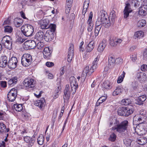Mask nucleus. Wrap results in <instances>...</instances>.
Masks as SVG:
<instances>
[{
	"instance_id": "1",
	"label": "nucleus",
	"mask_w": 147,
	"mask_h": 147,
	"mask_svg": "<svg viewBox=\"0 0 147 147\" xmlns=\"http://www.w3.org/2000/svg\"><path fill=\"white\" fill-rule=\"evenodd\" d=\"M103 11V10L100 11L96 22L95 30V36L98 35L102 26L106 28H108L111 24H113V22H111L108 15L104 13Z\"/></svg>"
},
{
	"instance_id": "2",
	"label": "nucleus",
	"mask_w": 147,
	"mask_h": 147,
	"mask_svg": "<svg viewBox=\"0 0 147 147\" xmlns=\"http://www.w3.org/2000/svg\"><path fill=\"white\" fill-rule=\"evenodd\" d=\"M128 123V122L127 120H125L120 123L115 119L111 118L109 121V126L110 127L114 125V126L111 128L112 130L113 131L116 130L117 131L121 133L127 130Z\"/></svg>"
},
{
	"instance_id": "3",
	"label": "nucleus",
	"mask_w": 147,
	"mask_h": 147,
	"mask_svg": "<svg viewBox=\"0 0 147 147\" xmlns=\"http://www.w3.org/2000/svg\"><path fill=\"white\" fill-rule=\"evenodd\" d=\"M21 30L23 34L27 37L32 36L34 31L33 27L30 24H26L22 26Z\"/></svg>"
},
{
	"instance_id": "4",
	"label": "nucleus",
	"mask_w": 147,
	"mask_h": 147,
	"mask_svg": "<svg viewBox=\"0 0 147 147\" xmlns=\"http://www.w3.org/2000/svg\"><path fill=\"white\" fill-rule=\"evenodd\" d=\"M36 84V81L33 78H28L24 81V84L26 89L28 90H31L34 88Z\"/></svg>"
},
{
	"instance_id": "5",
	"label": "nucleus",
	"mask_w": 147,
	"mask_h": 147,
	"mask_svg": "<svg viewBox=\"0 0 147 147\" xmlns=\"http://www.w3.org/2000/svg\"><path fill=\"white\" fill-rule=\"evenodd\" d=\"M133 111V109H130L128 107H123L118 109V113L120 116H128L132 113Z\"/></svg>"
},
{
	"instance_id": "6",
	"label": "nucleus",
	"mask_w": 147,
	"mask_h": 147,
	"mask_svg": "<svg viewBox=\"0 0 147 147\" xmlns=\"http://www.w3.org/2000/svg\"><path fill=\"white\" fill-rule=\"evenodd\" d=\"M32 61V56L29 54H24L21 58V63L22 65L25 67L30 65Z\"/></svg>"
},
{
	"instance_id": "7",
	"label": "nucleus",
	"mask_w": 147,
	"mask_h": 147,
	"mask_svg": "<svg viewBox=\"0 0 147 147\" xmlns=\"http://www.w3.org/2000/svg\"><path fill=\"white\" fill-rule=\"evenodd\" d=\"M17 95V91L15 88L11 89L7 94L8 100L13 102L16 99Z\"/></svg>"
},
{
	"instance_id": "8",
	"label": "nucleus",
	"mask_w": 147,
	"mask_h": 147,
	"mask_svg": "<svg viewBox=\"0 0 147 147\" xmlns=\"http://www.w3.org/2000/svg\"><path fill=\"white\" fill-rule=\"evenodd\" d=\"M135 130L138 135H144L147 132L146 129L142 123H140L136 126Z\"/></svg>"
},
{
	"instance_id": "9",
	"label": "nucleus",
	"mask_w": 147,
	"mask_h": 147,
	"mask_svg": "<svg viewBox=\"0 0 147 147\" xmlns=\"http://www.w3.org/2000/svg\"><path fill=\"white\" fill-rule=\"evenodd\" d=\"M70 81L71 92L72 94H74L76 92V89L78 87V85L76 81L75 78L74 77H71L70 78Z\"/></svg>"
},
{
	"instance_id": "10",
	"label": "nucleus",
	"mask_w": 147,
	"mask_h": 147,
	"mask_svg": "<svg viewBox=\"0 0 147 147\" xmlns=\"http://www.w3.org/2000/svg\"><path fill=\"white\" fill-rule=\"evenodd\" d=\"M71 93V91L69 85V84H67L64 91L63 95V98L65 102L67 101L69 99Z\"/></svg>"
},
{
	"instance_id": "11",
	"label": "nucleus",
	"mask_w": 147,
	"mask_h": 147,
	"mask_svg": "<svg viewBox=\"0 0 147 147\" xmlns=\"http://www.w3.org/2000/svg\"><path fill=\"white\" fill-rule=\"evenodd\" d=\"M18 60L15 57H12L9 61L8 63V67L11 69H15L17 66Z\"/></svg>"
},
{
	"instance_id": "12",
	"label": "nucleus",
	"mask_w": 147,
	"mask_h": 147,
	"mask_svg": "<svg viewBox=\"0 0 147 147\" xmlns=\"http://www.w3.org/2000/svg\"><path fill=\"white\" fill-rule=\"evenodd\" d=\"M49 21L47 19L43 18L38 21V23L40 25L41 28L42 29H47L49 27Z\"/></svg>"
},
{
	"instance_id": "13",
	"label": "nucleus",
	"mask_w": 147,
	"mask_h": 147,
	"mask_svg": "<svg viewBox=\"0 0 147 147\" xmlns=\"http://www.w3.org/2000/svg\"><path fill=\"white\" fill-rule=\"evenodd\" d=\"M122 41L121 39L117 38L114 36H112L110 38L109 43L111 46L115 47L117 45L120 44Z\"/></svg>"
},
{
	"instance_id": "14",
	"label": "nucleus",
	"mask_w": 147,
	"mask_h": 147,
	"mask_svg": "<svg viewBox=\"0 0 147 147\" xmlns=\"http://www.w3.org/2000/svg\"><path fill=\"white\" fill-rule=\"evenodd\" d=\"M95 69L92 68V66L90 67V69H89V66H86L83 71V76L86 77L87 75L90 76L94 71V70Z\"/></svg>"
},
{
	"instance_id": "15",
	"label": "nucleus",
	"mask_w": 147,
	"mask_h": 147,
	"mask_svg": "<svg viewBox=\"0 0 147 147\" xmlns=\"http://www.w3.org/2000/svg\"><path fill=\"white\" fill-rule=\"evenodd\" d=\"M52 51L49 48L46 47L44 49L43 52L44 57L45 59H49L51 56Z\"/></svg>"
},
{
	"instance_id": "16",
	"label": "nucleus",
	"mask_w": 147,
	"mask_h": 147,
	"mask_svg": "<svg viewBox=\"0 0 147 147\" xmlns=\"http://www.w3.org/2000/svg\"><path fill=\"white\" fill-rule=\"evenodd\" d=\"M132 10L130 7V4L129 3L126 4L124 11V18H126L129 16V13L131 12Z\"/></svg>"
},
{
	"instance_id": "17",
	"label": "nucleus",
	"mask_w": 147,
	"mask_h": 147,
	"mask_svg": "<svg viewBox=\"0 0 147 147\" xmlns=\"http://www.w3.org/2000/svg\"><path fill=\"white\" fill-rule=\"evenodd\" d=\"M54 37V34L50 31H47L44 35V39L46 41H51Z\"/></svg>"
},
{
	"instance_id": "18",
	"label": "nucleus",
	"mask_w": 147,
	"mask_h": 147,
	"mask_svg": "<svg viewBox=\"0 0 147 147\" xmlns=\"http://www.w3.org/2000/svg\"><path fill=\"white\" fill-rule=\"evenodd\" d=\"M136 78L137 79L141 82L146 80L147 77L145 73L141 72L137 73Z\"/></svg>"
},
{
	"instance_id": "19",
	"label": "nucleus",
	"mask_w": 147,
	"mask_h": 147,
	"mask_svg": "<svg viewBox=\"0 0 147 147\" xmlns=\"http://www.w3.org/2000/svg\"><path fill=\"white\" fill-rule=\"evenodd\" d=\"M74 46L71 45L69 48L68 55L67 56V61L69 62H71L74 56Z\"/></svg>"
},
{
	"instance_id": "20",
	"label": "nucleus",
	"mask_w": 147,
	"mask_h": 147,
	"mask_svg": "<svg viewBox=\"0 0 147 147\" xmlns=\"http://www.w3.org/2000/svg\"><path fill=\"white\" fill-rule=\"evenodd\" d=\"M108 66L109 68H113L116 63V61L115 58L112 56H110L108 58Z\"/></svg>"
},
{
	"instance_id": "21",
	"label": "nucleus",
	"mask_w": 147,
	"mask_h": 147,
	"mask_svg": "<svg viewBox=\"0 0 147 147\" xmlns=\"http://www.w3.org/2000/svg\"><path fill=\"white\" fill-rule=\"evenodd\" d=\"M147 7L146 5H143L139 8L138 13L141 15L145 16L147 13Z\"/></svg>"
},
{
	"instance_id": "22",
	"label": "nucleus",
	"mask_w": 147,
	"mask_h": 147,
	"mask_svg": "<svg viewBox=\"0 0 147 147\" xmlns=\"http://www.w3.org/2000/svg\"><path fill=\"white\" fill-rule=\"evenodd\" d=\"M7 64V58L5 56H2L0 58V67H5Z\"/></svg>"
},
{
	"instance_id": "23",
	"label": "nucleus",
	"mask_w": 147,
	"mask_h": 147,
	"mask_svg": "<svg viewBox=\"0 0 147 147\" xmlns=\"http://www.w3.org/2000/svg\"><path fill=\"white\" fill-rule=\"evenodd\" d=\"M44 33L42 31H39L35 36V39L38 41H41L43 39Z\"/></svg>"
},
{
	"instance_id": "24",
	"label": "nucleus",
	"mask_w": 147,
	"mask_h": 147,
	"mask_svg": "<svg viewBox=\"0 0 147 147\" xmlns=\"http://www.w3.org/2000/svg\"><path fill=\"white\" fill-rule=\"evenodd\" d=\"M106 40H103L102 42L100 44L98 48V51L100 52H102L106 46Z\"/></svg>"
},
{
	"instance_id": "25",
	"label": "nucleus",
	"mask_w": 147,
	"mask_h": 147,
	"mask_svg": "<svg viewBox=\"0 0 147 147\" xmlns=\"http://www.w3.org/2000/svg\"><path fill=\"white\" fill-rule=\"evenodd\" d=\"M37 43V41H36L31 40H29L26 42V43L28 44L27 45L31 49L34 48L36 46Z\"/></svg>"
},
{
	"instance_id": "26",
	"label": "nucleus",
	"mask_w": 147,
	"mask_h": 147,
	"mask_svg": "<svg viewBox=\"0 0 147 147\" xmlns=\"http://www.w3.org/2000/svg\"><path fill=\"white\" fill-rule=\"evenodd\" d=\"M138 143L141 145H143L147 142V139L145 137L141 136L138 138Z\"/></svg>"
},
{
	"instance_id": "27",
	"label": "nucleus",
	"mask_w": 147,
	"mask_h": 147,
	"mask_svg": "<svg viewBox=\"0 0 147 147\" xmlns=\"http://www.w3.org/2000/svg\"><path fill=\"white\" fill-rule=\"evenodd\" d=\"M23 22L22 19L17 18L14 20V24L16 27H18L22 24Z\"/></svg>"
},
{
	"instance_id": "28",
	"label": "nucleus",
	"mask_w": 147,
	"mask_h": 147,
	"mask_svg": "<svg viewBox=\"0 0 147 147\" xmlns=\"http://www.w3.org/2000/svg\"><path fill=\"white\" fill-rule=\"evenodd\" d=\"M123 91V89L121 87L118 86L116 88V89L113 92V95L114 96H115L120 94Z\"/></svg>"
},
{
	"instance_id": "29",
	"label": "nucleus",
	"mask_w": 147,
	"mask_h": 147,
	"mask_svg": "<svg viewBox=\"0 0 147 147\" xmlns=\"http://www.w3.org/2000/svg\"><path fill=\"white\" fill-rule=\"evenodd\" d=\"M9 131L8 128L6 129V126L3 123H0V133H3L4 132H7Z\"/></svg>"
},
{
	"instance_id": "30",
	"label": "nucleus",
	"mask_w": 147,
	"mask_h": 147,
	"mask_svg": "<svg viewBox=\"0 0 147 147\" xmlns=\"http://www.w3.org/2000/svg\"><path fill=\"white\" fill-rule=\"evenodd\" d=\"M94 42L92 41H91L89 42L86 48L87 51L90 52L92 51L94 47Z\"/></svg>"
},
{
	"instance_id": "31",
	"label": "nucleus",
	"mask_w": 147,
	"mask_h": 147,
	"mask_svg": "<svg viewBox=\"0 0 147 147\" xmlns=\"http://www.w3.org/2000/svg\"><path fill=\"white\" fill-rule=\"evenodd\" d=\"M111 84L109 81H107L104 82L102 85L103 88L107 89H109L111 88Z\"/></svg>"
},
{
	"instance_id": "32",
	"label": "nucleus",
	"mask_w": 147,
	"mask_h": 147,
	"mask_svg": "<svg viewBox=\"0 0 147 147\" xmlns=\"http://www.w3.org/2000/svg\"><path fill=\"white\" fill-rule=\"evenodd\" d=\"M100 57V56L98 55L95 58L93 62L92 65V68H94V69H96L97 66L98 61H99Z\"/></svg>"
},
{
	"instance_id": "33",
	"label": "nucleus",
	"mask_w": 147,
	"mask_h": 147,
	"mask_svg": "<svg viewBox=\"0 0 147 147\" xmlns=\"http://www.w3.org/2000/svg\"><path fill=\"white\" fill-rule=\"evenodd\" d=\"M144 33L142 31H139L136 32L135 34L134 37L135 38H140L143 37Z\"/></svg>"
},
{
	"instance_id": "34",
	"label": "nucleus",
	"mask_w": 147,
	"mask_h": 147,
	"mask_svg": "<svg viewBox=\"0 0 147 147\" xmlns=\"http://www.w3.org/2000/svg\"><path fill=\"white\" fill-rule=\"evenodd\" d=\"M14 109L17 111L20 112L23 109V108L21 104H16L13 105Z\"/></svg>"
},
{
	"instance_id": "35",
	"label": "nucleus",
	"mask_w": 147,
	"mask_h": 147,
	"mask_svg": "<svg viewBox=\"0 0 147 147\" xmlns=\"http://www.w3.org/2000/svg\"><path fill=\"white\" fill-rule=\"evenodd\" d=\"M147 98L146 96L145 95H142L140 96L138 98V102L139 101L140 105H142L143 104V102L146 100Z\"/></svg>"
},
{
	"instance_id": "36",
	"label": "nucleus",
	"mask_w": 147,
	"mask_h": 147,
	"mask_svg": "<svg viewBox=\"0 0 147 147\" xmlns=\"http://www.w3.org/2000/svg\"><path fill=\"white\" fill-rule=\"evenodd\" d=\"M17 81V78L15 77L11 79L8 81V84L9 85L13 86L16 83Z\"/></svg>"
},
{
	"instance_id": "37",
	"label": "nucleus",
	"mask_w": 147,
	"mask_h": 147,
	"mask_svg": "<svg viewBox=\"0 0 147 147\" xmlns=\"http://www.w3.org/2000/svg\"><path fill=\"white\" fill-rule=\"evenodd\" d=\"M13 30V27L9 26H7L4 27V32H5L11 33Z\"/></svg>"
},
{
	"instance_id": "38",
	"label": "nucleus",
	"mask_w": 147,
	"mask_h": 147,
	"mask_svg": "<svg viewBox=\"0 0 147 147\" xmlns=\"http://www.w3.org/2000/svg\"><path fill=\"white\" fill-rule=\"evenodd\" d=\"M44 15V12L42 10H40L37 12L35 16H36L38 19H40L42 18Z\"/></svg>"
},
{
	"instance_id": "39",
	"label": "nucleus",
	"mask_w": 147,
	"mask_h": 147,
	"mask_svg": "<svg viewBox=\"0 0 147 147\" xmlns=\"http://www.w3.org/2000/svg\"><path fill=\"white\" fill-rule=\"evenodd\" d=\"M129 1L131 5L135 7H138L140 3L138 0H129Z\"/></svg>"
},
{
	"instance_id": "40",
	"label": "nucleus",
	"mask_w": 147,
	"mask_h": 147,
	"mask_svg": "<svg viewBox=\"0 0 147 147\" xmlns=\"http://www.w3.org/2000/svg\"><path fill=\"white\" fill-rule=\"evenodd\" d=\"M125 73L124 71H123L122 74L119 77L118 79L117 80V83H120L122 82L125 77Z\"/></svg>"
},
{
	"instance_id": "41",
	"label": "nucleus",
	"mask_w": 147,
	"mask_h": 147,
	"mask_svg": "<svg viewBox=\"0 0 147 147\" xmlns=\"http://www.w3.org/2000/svg\"><path fill=\"white\" fill-rule=\"evenodd\" d=\"M72 2H67L66 1V6L65 13H67V10L68 13L69 12L72 6Z\"/></svg>"
},
{
	"instance_id": "42",
	"label": "nucleus",
	"mask_w": 147,
	"mask_h": 147,
	"mask_svg": "<svg viewBox=\"0 0 147 147\" xmlns=\"http://www.w3.org/2000/svg\"><path fill=\"white\" fill-rule=\"evenodd\" d=\"M146 21L145 20H139L137 23V26L138 27H143L145 25Z\"/></svg>"
},
{
	"instance_id": "43",
	"label": "nucleus",
	"mask_w": 147,
	"mask_h": 147,
	"mask_svg": "<svg viewBox=\"0 0 147 147\" xmlns=\"http://www.w3.org/2000/svg\"><path fill=\"white\" fill-rule=\"evenodd\" d=\"M44 141V137L42 135L39 136L37 139V142L38 144L40 145H42L43 144Z\"/></svg>"
},
{
	"instance_id": "44",
	"label": "nucleus",
	"mask_w": 147,
	"mask_h": 147,
	"mask_svg": "<svg viewBox=\"0 0 147 147\" xmlns=\"http://www.w3.org/2000/svg\"><path fill=\"white\" fill-rule=\"evenodd\" d=\"M37 43L36 46L38 49H42L44 48V44L43 42L40 41Z\"/></svg>"
},
{
	"instance_id": "45",
	"label": "nucleus",
	"mask_w": 147,
	"mask_h": 147,
	"mask_svg": "<svg viewBox=\"0 0 147 147\" xmlns=\"http://www.w3.org/2000/svg\"><path fill=\"white\" fill-rule=\"evenodd\" d=\"M45 102V100L44 99H43L42 100H39L37 101L36 103V106L39 107L41 108H42Z\"/></svg>"
},
{
	"instance_id": "46",
	"label": "nucleus",
	"mask_w": 147,
	"mask_h": 147,
	"mask_svg": "<svg viewBox=\"0 0 147 147\" xmlns=\"http://www.w3.org/2000/svg\"><path fill=\"white\" fill-rule=\"evenodd\" d=\"M116 137L117 136L116 134L114 133H112L110 136L109 140L112 142H114L116 140Z\"/></svg>"
},
{
	"instance_id": "47",
	"label": "nucleus",
	"mask_w": 147,
	"mask_h": 147,
	"mask_svg": "<svg viewBox=\"0 0 147 147\" xmlns=\"http://www.w3.org/2000/svg\"><path fill=\"white\" fill-rule=\"evenodd\" d=\"M49 28H50V30H48V31H50L52 32V33H53L56 29V25L54 24H51L50 25H49Z\"/></svg>"
},
{
	"instance_id": "48",
	"label": "nucleus",
	"mask_w": 147,
	"mask_h": 147,
	"mask_svg": "<svg viewBox=\"0 0 147 147\" xmlns=\"http://www.w3.org/2000/svg\"><path fill=\"white\" fill-rule=\"evenodd\" d=\"M11 37L9 36H6L3 38L2 42L3 43L8 40H11Z\"/></svg>"
},
{
	"instance_id": "49",
	"label": "nucleus",
	"mask_w": 147,
	"mask_h": 147,
	"mask_svg": "<svg viewBox=\"0 0 147 147\" xmlns=\"http://www.w3.org/2000/svg\"><path fill=\"white\" fill-rule=\"evenodd\" d=\"M138 83L137 82L135 81L133 82L132 84V86L135 90L138 89Z\"/></svg>"
},
{
	"instance_id": "50",
	"label": "nucleus",
	"mask_w": 147,
	"mask_h": 147,
	"mask_svg": "<svg viewBox=\"0 0 147 147\" xmlns=\"http://www.w3.org/2000/svg\"><path fill=\"white\" fill-rule=\"evenodd\" d=\"M90 3V0H85L84 2L83 7L88 8Z\"/></svg>"
},
{
	"instance_id": "51",
	"label": "nucleus",
	"mask_w": 147,
	"mask_h": 147,
	"mask_svg": "<svg viewBox=\"0 0 147 147\" xmlns=\"http://www.w3.org/2000/svg\"><path fill=\"white\" fill-rule=\"evenodd\" d=\"M4 44V46L7 49H9V50H10L11 49V45L12 44L10 43H3Z\"/></svg>"
},
{
	"instance_id": "52",
	"label": "nucleus",
	"mask_w": 147,
	"mask_h": 147,
	"mask_svg": "<svg viewBox=\"0 0 147 147\" xmlns=\"http://www.w3.org/2000/svg\"><path fill=\"white\" fill-rule=\"evenodd\" d=\"M6 114L4 112L0 111V118L1 119L3 120L5 118Z\"/></svg>"
},
{
	"instance_id": "53",
	"label": "nucleus",
	"mask_w": 147,
	"mask_h": 147,
	"mask_svg": "<svg viewBox=\"0 0 147 147\" xmlns=\"http://www.w3.org/2000/svg\"><path fill=\"white\" fill-rule=\"evenodd\" d=\"M34 142L35 141L34 139L33 138H31L28 142L29 143L28 147H31L33 145Z\"/></svg>"
},
{
	"instance_id": "54",
	"label": "nucleus",
	"mask_w": 147,
	"mask_h": 147,
	"mask_svg": "<svg viewBox=\"0 0 147 147\" xmlns=\"http://www.w3.org/2000/svg\"><path fill=\"white\" fill-rule=\"evenodd\" d=\"M116 62L117 64H120L123 61V59L119 57L115 59Z\"/></svg>"
},
{
	"instance_id": "55",
	"label": "nucleus",
	"mask_w": 147,
	"mask_h": 147,
	"mask_svg": "<svg viewBox=\"0 0 147 147\" xmlns=\"http://www.w3.org/2000/svg\"><path fill=\"white\" fill-rule=\"evenodd\" d=\"M110 16L112 17V19L114 20V18L116 17L115 12L114 10L112 11L110 13Z\"/></svg>"
},
{
	"instance_id": "56",
	"label": "nucleus",
	"mask_w": 147,
	"mask_h": 147,
	"mask_svg": "<svg viewBox=\"0 0 147 147\" xmlns=\"http://www.w3.org/2000/svg\"><path fill=\"white\" fill-rule=\"evenodd\" d=\"M0 84L3 88H5L7 86V82L5 81H0Z\"/></svg>"
},
{
	"instance_id": "57",
	"label": "nucleus",
	"mask_w": 147,
	"mask_h": 147,
	"mask_svg": "<svg viewBox=\"0 0 147 147\" xmlns=\"http://www.w3.org/2000/svg\"><path fill=\"white\" fill-rule=\"evenodd\" d=\"M54 63L52 62H47L46 65L48 67H51L54 66Z\"/></svg>"
},
{
	"instance_id": "58",
	"label": "nucleus",
	"mask_w": 147,
	"mask_h": 147,
	"mask_svg": "<svg viewBox=\"0 0 147 147\" xmlns=\"http://www.w3.org/2000/svg\"><path fill=\"white\" fill-rule=\"evenodd\" d=\"M141 69L142 71H145L147 70V65H143L141 66Z\"/></svg>"
},
{
	"instance_id": "59",
	"label": "nucleus",
	"mask_w": 147,
	"mask_h": 147,
	"mask_svg": "<svg viewBox=\"0 0 147 147\" xmlns=\"http://www.w3.org/2000/svg\"><path fill=\"white\" fill-rule=\"evenodd\" d=\"M90 52L87 51V50H86V51L84 53V57L85 58H87L89 57L90 56Z\"/></svg>"
},
{
	"instance_id": "60",
	"label": "nucleus",
	"mask_w": 147,
	"mask_h": 147,
	"mask_svg": "<svg viewBox=\"0 0 147 147\" xmlns=\"http://www.w3.org/2000/svg\"><path fill=\"white\" fill-rule=\"evenodd\" d=\"M143 57L144 59H147V49H146L144 51Z\"/></svg>"
},
{
	"instance_id": "61",
	"label": "nucleus",
	"mask_w": 147,
	"mask_h": 147,
	"mask_svg": "<svg viewBox=\"0 0 147 147\" xmlns=\"http://www.w3.org/2000/svg\"><path fill=\"white\" fill-rule=\"evenodd\" d=\"M131 60L133 61H135L137 58V55L136 54H134L133 55H132V56L131 57Z\"/></svg>"
},
{
	"instance_id": "62",
	"label": "nucleus",
	"mask_w": 147,
	"mask_h": 147,
	"mask_svg": "<svg viewBox=\"0 0 147 147\" xmlns=\"http://www.w3.org/2000/svg\"><path fill=\"white\" fill-rule=\"evenodd\" d=\"M93 24L88 25L87 30L88 32H90L93 29Z\"/></svg>"
},
{
	"instance_id": "63",
	"label": "nucleus",
	"mask_w": 147,
	"mask_h": 147,
	"mask_svg": "<svg viewBox=\"0 0 147 147\" xmlns=\"http://www.w3.org/2000/svg\"><path fill=\"white\" fill-rule=\"evenodd\" d=\"M103 101L101 100V99L100 98L98 99V100L97 101L96 103V106H98L99 105H100L103 102Z\"/></svg>"
},
{
	"instance_id": "64",
	"label": "nucleus",
	"mask_w": 147,
	"mask_h": 147,
	"mask_svg": "<svg viewBox=\"0 0 147 147\" xmlns=\"http://www.w3.org/2000/svg\"><path fill=\"white\" fill-rule=\"evenodd\" d=\"M31 138L30 137L28 136H26L24 138V141L27 143H28Z\"/></svg>"
}]
</instances>
